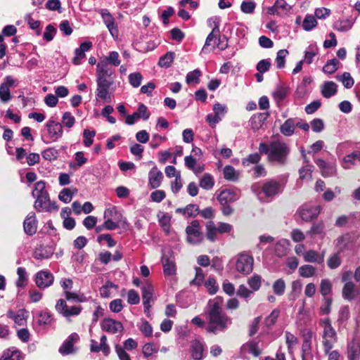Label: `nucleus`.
Segmentation results:
<instances>
[{
    "mask_svg": "<svg viewBox=\"0 0 360 360\" xmlns=\"http://www.w3.org/2000/svg\"><path fill=\"white\" fill-rule=\"evenodd\" d=\"M320 324L323 327V345L324 352L328 353L337 341L336 332L332 326L329 318L321 320Z\"/></svg>",
    "mask_w": 360,
    "mask_h": 360,
    "instance_id": "nucleus-2",
    "label": "nucleus"
},
{
    "mask_svg": "<svg viewBox=\"0 0 360 360\" xmlns=\"http://www.w3.org/2000/svg\"><path fill=\"white\" fill-rule=\"evenodd\" d=\"M290 243L286 239H281L275 245V254L281 257L287 255Z\"/></svg>",
    "mask_w": 360,
    "mask_h": 360,
    "instance_id": "nucleus-25",
    "label": "nucleus"
},
{
    "mask_svg": "<svg viewBox=\"0 0 360 360\" xmlns=\"http://www.w3.org/2000/svg\"><path fill=\"white\" fill-rule=\"evenodd\" d=\"M51 255V254L47 252L42 246L37 248L33 254L34 258L38 260L48 259Z\"/></svg>",
    "mask_w": 360,
    "mask_h": 360,
    "instance_id": "nucleus-57",
    "label": "nucleus"
},
{
    "mask_svg": "<svg viewBox=\"0 0 360 360\" xmlns=\"http://www.w3.org/2000/svg\"><path fill=\"white\" fill-rule=\"evenodd\" d=\"M300 275L304 278H309L315 274L316 269L312 265H302L299 269Z\"/></svg>",
    "mask_w": 360,
    "mask_h": 360,
    "instance_id": "nucleus-43",
    "label": "nucleus"
},
{
    "mask_svg": "<svg viewBox=\"0 0 360 360\" xmlns=\"http://www.w3.org/2000/svg\"><path fill=\"white\" fill-rule=\"evenodd\" d=\"M253 258L247 254H240L236 264V270L244 275H248L253 269Z\"/></svg>",
    "mask_w": 360,
    "mask_h": 360,
    "instance_id": "nucleus-7",
    "label": "nucleus"
},
{
    "mask_svg": "<svg viewBox=\"0 0 360 360\" xmlns=\"http://www.w3.org/2000/svg\"><path fill=\"white\" fill-rule=\"evenodd\" d=\"M162 264L165 278L174 276L176 274V266L173 252L170 249L162 250Z\"/></svg>",
    "mask_w": 360,
    "mask_h": 360,
    "instance_id": "nucleus-3",
    "label": "nucleus"
},
{
    "mask_svg": "<svg viewBox=\"0 0 360 360\" xmlns=\"http://www.w3.org/2000/svg\"><path fill=\"white\" fill-rule=\"evenodd\" d=\"M317 25V21L314 16L312 15L307 14L302 22V27L304 30L310 31Z\"/></svg>",
    "mask_w": 360,
    "mask_h": 360,
    "instance_id": "nucleus-41",
    "label": "nucleus"
},
{
    "mask_svg": "<svg viewBox=\"0 0 360 360\" xmlns=\"http://www.w3.org/2000/svg\"><path fill=\"white\" fill-rule=\"evenodd\" d=\"M143 77L140 72H133L129 75V84L133 87H139L141 85Z\"/></svg>",
    "mask_w": 360,
    "mask_h": 360,
    "instance_id": "nucleus-59",
    "label": "nucleus"
},
{
    "mask_svg": "<svg viewBox=\"0 0 360 360\" xmlns=\"http://www.w3.org/2000/svg\"><path fill=\"white\" fill-rule=\"evenodd\" d=\"M96 136L95 131H90L89 129H84L83 131L84 144L85 146H90L94 141V137Z\"/></svg>",
    "mask_w": 360,
    "mask_h": 360,
    "instance_id": "nucleus-63",
    "label": "nucleus"
},
{
    "mask_svg": "<svg viewBox=\"0 0 360 360\" xmlns=\"http://www.w3.org/2000/svg\"><path fill=\"white\" fill-rule=\"evenodd\" d=\"M22 357L21 352L18 349L4 351L0 357V360H20Z\"/></svg>",
    "mask_w": 360,
    "mask_h": 360,
    "instance_id": "nucleus-33",
    "label": "nucleus"
},
{
    "mask_svg": "<svg viewBox=\"0 0 360 360\" xmlns=\"http://www.w3.org/2000/svg\"><path fill=\"white\" fill-rule=\"evenodd\" d=\"M99 13H100L101 18L103 20V22H104L105 26L112 23L114 21H115V18L110 13V11L106 8L101 9Z\"/></svg>",
    "mask_w": 360,
    "mask_h": 360,
    "instance_id": "nucleus-60",
    "label": "nucleus"
},
{
    "mask_svg": "<svg viewBox=\"0 0 360 360\" xmlns=\"http://www.w3.org/2000/svg\"><path fill=\"white\" fill-rule=\"evenodd\" d=\"M311 356V342L305 339L302 345V360H308Z\"/></svg>",
    "mask_w": 360,
    "mask_h": 360,
    "instance_id": "nucleus-55",
    "label": "nucleus"
},
{
    "mask_svg": "<svg viewBox=\"0 0 360 360\" xmlns=\"http://www.w3.org/2000/svg\"><path fill=\"white\" fill-rule=\"evenodd\" d=\"M206 230H207V233H206L207 238L211 242L215 241L216 233L218 232V231H217V227H216L214 221H209L207 222Z\"/></svg>",
    "mask_w": 360,
    "mask_h": 360,
    "instance_id": "nucleus-36",
    "label": "nucleus"
},
{
    "mask_svg": "<svg viewBox=\"0 0 360 360\" xmlns=\"http://www.w3.org/2000/svg\"><path fill=\"white\" fill-rule=\"evenodd\" d=\"M259 160V159H245V160L243 162L244 165H249L250 164L255 165L252 168L255 177L264 176L266 174L264 167L257 164Z\"/></svg>",
    "mask_w": 360,
    "mask_h": 360,
    "instance_id": "nucleus-24",
    "label": "nucleus"
},
{
    "mask_svg": "<svg viewBox=\"0 0 360 360\" xmlns=\"http://www.w3.org/2000/svg\"><path fill=\"white\" fill-rule=\"evenodd\" d=\"M303 257L307 262H316L321 264L324 261V252L322 254H319L316 251L310 250L304 252Z\"/></svg>",
    "mask_w": 360,
    "mask_h": 360,
    "instance_id": "nucleus-23",
    "label": "nucleus"
},
{
    "mask_svg": "<svg viewBox=\"0 0 360 360\" xmlns=\"http://www.w3.org/2000/svg\"><path fill=\"white\" fill-rule=\"evenodd\" d=\"M200 213L199 207L195 204H189L184 207V215L188 217H195Z\"/></svg>",
    "mask_w": 360,
    "mask_h": 360,
    "instance_id": "nucleus-53",
    "label": "nucleus"
},
{
    "mask_svg": "<svg viewBox=\"0 0 360 360\" xmlns=\"http://www.w3.org/2000/svg\"><path fill=\"white\" fill-rule=\"evenodd\" d=\"M112 83V80L108 77L96 78V96L101 100H105L108 97L109 89Z\"/></svg>",
    "mask_w": 360,
    "mask_h": 360,
    "instance_id": "nucleus-8",
    "label": "nucleus"
},
{
    "mask_svg": "<svg viewBox=\"0 0 360 360\" xmlns=\"http://www.w3.org/2000/svg\"><path fill=\"white\" fill-rule=\"evenodd\" d=\"M205 286L211 295L215 294L219 289L215 278L211 276L205 282Z\"/></svg>",
    "mask_w": 360,
    "mask_h": 360,
    "instance_id": "nucleus-58",
    "label": "nucleus"
},
{
    "mask_svg": "<svg viewBox=\"0 0 360 360\" xmlns=\"http://www.w3.org/2000/svg\"><path fill=\"white\" fill-rule=\"evenodd\" d=\"M280 311L278 309H274L270 315L264 320V324L268 328H271L276 322Z\"/></svg>",
    "mask_w": 360,
    "mask_h": 360,
    "instance_id": "nucleus-56",
    "label": "nucleus"
},
{
    "mask_svg": "<svg viewBox=\"0 0 360 360\" xmlns=\"http://www.w3.org/2000/svg\"><path fill=\"white\" fill-rule=\"evenodd\" d=\"M46 127L47 129L49 137L51 141H56L62 137L63 134V129L62 124L56 122L53 120H49L46 124Z\"/></svg>",
    "mask_w": 360,
    "mask_h": 360,
    "instance_id": "nucleus-9",
    "label": "nucleus"
},
{
    "mask_svg": "<svg viewBox=\"0 0 360 360\" xmlns=\"http://www.w3.org/2000/svg\"><path fill=\"white\" fill-rule=\"evenodd\" d=\"M118 288V285L116 284H114L111 281H107L104 285H103L100 288V295L102 297L108 298L110 297V288H115L117 289Z\"/></svg>",
    "mask_w": 360,
    "mask_h": 360,
    "instance_id": "nucleus-45",
    "label": "nucleus"
},
{
    "mask_svg": "<svg viewBox=\"0 0 360 360\" xmlns=\"http://www.w3.org/2000/svg\"><path fill=\"white\" fill-rule=\"evenodd\" d=\"M342 259L339 256V252L330 255L327 261L328 267L335 269L341 265Z\"/></svg>",
    "mask_w": 360,
    "mask_h": 360,
    "instance_id": "nucleus-46",
    "label": "nucleus"
},
{
    "mask_svg": "<svg viewBox=\"0 0 360 360\" xmlns=\"http://www.w3.org/2000/svg\"><path fill=\"white\" fill-rule=\"evenodd\" d=\"M93 44L90 41L82 42L79 48L75 50V56L72 58V63L78 65L82 63V60L86 57L85 52L91 49Z\"/></svg>",
    "mask_w": 360,
    "mask_h": 360,
    "instance_id": "nucleus-13",
    "label": "nucleus"
},
{
    "mask_svg": "<svg viewBox=\"0 0 360 360\" xmlns=\"http://www.w3.org/2000/svg\"><path fill=\"white\" fill-rule=\"evenodd\" d=\"M285 289V283L282 278L276 280L273 284V290L276 295L281 296L283 295Z\"/></svg>",
    "mask_w": 360,
    "mask_h": 360,
    "instance_id": "nucleus-52",
    "label": "nucleus"
},
{
    "mask_svg": "<svg viewBox=\"0 0 360 360\" xmlns=\"http://www.w3.org/2000/svg\"><path fill=\"white\" fill-rule=\"evenodd\" d=\"M352 25L353 22L352 20L349 19H344L335 22L334 27L338 31L347 32L352 27Z\"/></svg>",
    "mask_w": 360,
    "mask_h": 360,
    "instance_id": "nucleus-37",
    "label": "nucleus"
},
{
    "mask_svg": "<svg viewBox=\"0 0 360 360\" xmlns=\"http://www.w3.org/2000/svg\"><path fill=\"white\" fill-rule=\"evenodd\" d=\"M332 290V284L328 279L321 280L320 284V292L326 297V295L330 293Z\"/></svg>",
    "mask_w": 360,
    "mask_h": 360,
    "instance_id": "nucleus-62",
    "label": "nucleus"
},
{
    "mask_svg": "<svg viewBox=\"0 0 360 360\" xmlns=\"http://www.w3.org/2000/svg\"><path fill=\"white\" fill-rule=\"evenodd\" d=\"M202 73L200 70L195 69L193 71L188 72L186 77V82L188 84H198Z\"/></svg>",
    "mask_w": 360,
    "mask_h": 360,
    "instance_id": "nucleus-38",
    "label": "nucleus"
},
{
    "mask_svg": "<svg viewBox=\"0 0 360 360\" xmlns=\"http://www.w3.org/2000/svg\"><path fill=\"white\" fill-rule=\"evenodd\" d=\"M143 304L144 306V312L148 317H150V301L152 297V292L150 290V288H147L144 287L143 288Z\"/></svg>",
    "mask_w": 360,
    "mask_h": 360,
    "instance_id": "nucleus-29",
    "label": "nucleus"
},
{
    "mask_svg": "<svg viewBox=\"0 0 360 360\" xmlns=\"http://www.w3.org/2000/svg\"><path fill=\"white\" fill-rule=\"evenodd\" d=\"M203 345L198 341L195 340L191 345V356L195 360H200L203 357Z\"/></svg>",
    "mask_w": 360,
    "mask_h": 360,
    "instance_id": "nucleus-27",
    "label": "nucleus"
},
{
    "mask_svg": "<svg viewBox=\"0 0 360 360\" xmlns=\"http://www.w3.org/2000/svg\"><path fill=\"white\" fill-rule=\"evenodd\" d=\"M291 7L285 0H276L274 6L268 8L267 13L270 15H284L290 10Z\"/></svg>",
    "mask_w": 360,
    "mask_h": 360,
    "instance_id": "nucleus-16",
    "label": "nucleus"
},
{
    "mask_svg": "<svg viewBox=\"0 0 360 360\" xmlns=\"http://www.w3.org/2000/svg\"><path fill=\"white\" fill-rule=\"evenodd\" d=\"M288 145L280 141H274L270 144V155L274 158H284L289 154Z\"/></svg>",
    "mask_w": 360,
    "mask_h": 360,
    "instance_id": "nucleus-12",
    "label": "nucleus"
},
{
    "mask_svg": "<svg viewBox=\"0 0 360 360\" xmlns=\"http://www.w3.org/2000/svg\"><path fill=\"white\" fill-rule=\"evenodd\" d=\"M288 94V89L282 86H278L274 92L273 96L276 102L279 103L282 101Z\"/></svg>",
    "mask_w": 360,
    "mask_h": 360,
    "instance_id": "nucleus-50",
    "label": "nucleus"
},
{
    "mask_svg": "<svg viewBox=\"0 0 360 360\" xmlns=\"http://www.w3.org/2000/svg\"><path fill=\"white\" fill-rule=\"evenodd\" d=\"M187 241L190 244L197 245L200 243L204 236L201 231V227L198 220H193L189 226L186 228Z\"/></svg>",
    "mask_w": 360,
    "mask_h": 360,
    "instance_id": "nucleus-5",
    "label": "nucleus"
},
{
    "mask_svg": "<svg viewBox=\"0 0 360 360\" xmlns=\"http://www.w3.org/2000/svg\"><path fill=\"white\" fill-rule=\"evenodd\" d=\"M101 328L103 330L112 334L122 332L124 330L123 325L120 321L110 318H105L103 320Z\"/></svg>",
    "mask_w": 360,
    "mask_h": 360,
    "instance_id": "nucleus-11",
    "label": "nucleus"
},
{
    "mask_svg": "<svg viewBox=\"0 0 360 360\" xmlns=\"http://www.w3.org/2000/svg\"><path fill=\"white\" fill-rule=\"evenodd\" d=\"M241 352L243 354H252L254 356H259L262 352L258 346V342L255 341H250L245 343L241 347Z\"/></svg>",
    "mask_w": 360,
    "mask_h": 360,
    "instance_id": "nucleus-22",
    "label": "nucleus"
},
{
    "mask_svg": "<svg viewBox=\"0 0 360 360\" xmlns=\"http://www.w3.org/2000/svg\"><path fill=\"white\" fill-rule=\"evenodd\" d=\"M171 215L168 214H165L159 219L160 225L162 226L163 231L166 233V234H169L170 232V221H171Z\"/></svg>",
    "mask_w": 360,
    "mask_h": 360,
    "instance_id": "nucleus-51",
    "label": "nucleus"
},
{
    "mask_svg": "<svg viewBox=\"0 0 360 360\" xmlns=\"http://www.w3.org/2000/svg\"><path fill=\"white\" fill-rule=\"evenodd\" d=\"M325 229L324 224L322 221L313 223L307 234L313 238L314 236L323 233Z\"/></svg>",
    "mask_w": 360,
    "mask_h": 360,
    "instance_id": "nucleus-34",
    "label": "nucleus"
},
{
    "mask_svg": "<svg viewBox=\"0 0 360 360\" xmlns=\"http://www.w3.org/2000/svg\"><path fill=\"white\" fill-rule=\"evenodd\" d=\"M336 79L338 81L342 82L347 89L352 88L354 83L353 78L349 72H344L341 75H336Z\"/></svg>",
    "mask_w": 360,
    "mask_h": 360,
    "instance_id": "nucleus-35",
    "label": "nucleus"
},
{
    "mask_svg": "<svg viewBox=\"0 0 360 360\" xmlns=\"http://www.w3.org/2000/svg\"><path fill=\"white\" fill-rule=\"evenodd\" d=\"M318 52L319 49L316 45H309L304 51V58L302 60L307 64H311Z\"/></svg>",
    "mask_w": 360,
    "mask_h": 360,
    "instance_id": "nucleus-31",
    "label": "nucleus"
},
{
    "mask_svg": "<svg viewBox=\"0 0 360 360\" xmlns=\"http://www.w3.org/2000/svg\"><path fill=\"white\" fill-rule=\"evenodd\" d=\"M104 219H114L117 223H121V226L125 228L128 226L127 219L119 212L115 206L108 208L104 212Z\"/></svg>",
    "mask_w": 360,
    "mask_h": 360,
    "instance_id": "nucleus-14",
    "label": "nucleus"
},
{
    "mask_svg": "<svg viewBox=\"0 0 360 360\" xmlns=\"http://www.w3.org/2000/svg\"><path fill=\"white\" fill-rule=\"evenodd\" d=\"M175 53L173 51H168L165 55L159 58V66L168 68L173 63Z\"/></svg>",
    "mask_w": 360,
    "mask_h": 360,
    "instance_id": "nucleus-30",
    "label": "nucleus"
},
{
    "mask_svg": "<svg viewBox=\"0 0 360 360\" xmlns=\"http://www.w3.org/2000/svg\"><path fill=\"white\" fill-rule=\"evenodd\" d=\"M339 64L340 62L335 58L330 60L323 66V71L327 74H333L338 69Z\"/></svg>",
    "mask_w": 360,
    "mask_h": 360,
    "instance_id": "nucleus-44",
    "label": "nucleus"
},
{
    "mask_svg": "<svg viewBox=\"0 0 360 360\" xmlns=\"http://www.w3.org/2000/svg\"><path fill=\"white\" fill-rule=\"evenodd\" d=\"M288 55V51L286 49H281L278 51L276 63L278 68L281 69L284 68L285 63V58Z\"/></svg>",
    "mask_w": 360,
    "mask_h": 360,
    "instance_id": "nucleus-47",
    "label": "nucleus"
},
{
    "mask_svg": "<svg viewBox=\"0 0 360 360\" xmlns=\"http://www.w3.org/2000/svg\"><path fill=\"white\" fill-rule=\"evenodd\" d=\"M24 231L28 236H33L36 233L37 229V221L35 213L30 212L26 217L23 223Z\"/></svg>",
    "mask_w": 360,
    "mask_h": 360,
    "instance_id": "nucleus-15",
    "label": "nucleus"
},
{
    "mask_svg": "<svg viewBox=\"0 0 360 360\" xmlns=\"http://www.w3.org/2000/svg\"><path fill=\"white\" fill-rule=\"evenodd\" d=\"M342 297L351 301L355 297V285L352 282H347L342 288Z\"/></svg>",
    "mask_w": 360,
    "mask_h": 360,
    "instance_id": "nucleus-28",
    "label": "nucleus"
},
{
    "mask_svg": "<svg viewBox=\"0 0 360 360\" xmlns=\"http://www.w3.org/2000/svg\"><path fill=\"white\" fill-rule=\"evenodd\" d=\"M223 298L217 296L210 300L207 306V331L214 334L224 331L231 324V319L223 311Z\"/></svg>",
    "mask_w": 360,
    "mask_h": 360,
    "instance_id": "nucleus-1",
    "label": "nucleus"
},
{
    "mask_svg": "<svg viewBox=\"0 0 360 360\" xmlns=\"http://www.w3.org/2000/svg\"><path fill=\"white\" fill-rule=\"evenodd\" d=\"M337 91L338 86L334 82H325L321 86V94L324 98H330L335 95Z\"/></svg>",
    "mask_w": 360,
    "mask_h": 360,
    "instance_id": "nucleus-21",
    "label": "nucleus"
},
{
    "mask_svg": "<svg viewBox=\"0 0 360 360\" xmlns=\"http://www.w3.org/2000/svg\"><path fill=\"white\" fill-rule=\"evenodd\" d=\"M219 30V28L218 27H215L212 31L208 34V36L207 37V39L205 40V45L202 48V51H204L207 46H210L212 44V41H213V44L215 45L216 44V41H217V35L218 34Z\"/></svg>",
    "mask_w": 360,
    "mask_h": 360,
    "instance_id": "nucleus-49",
    "label": "nucleus"
},
{
    "mask_svg": "<svg viewBox=\"0 0 360 360\" xmlns=\"http://www.w3.org/2000/svg\"><path fill=\"white\" fill-rule=\"evenodd\" d=\"M295 128V119L290 118L285 121L281 126V132L287 136H290L294 134Z\"/></svg>",
    "mask_w": 360,
    "mask_h": 360,
    "instance_id": "nucleus-26",
    "label": "nucleus"
},
{
    "mask_svg": "<svg viewBox=\"0 0 360 360\" xmlns=\"http://www.w3.org/2000/svg\"><path fill=\"white\" fill-rule=\"evenodd\" d=\"M105 60L107 63H110L115 67L119 66L121 63L119 59V53L117 51H110L105 58Z\"/></svg>",
    "mask_w": 360,
    "mask_h": 360,
    "instance_id": "nucleus-64",
    "label": "nucleus"
},
{
    "mask_svg": "<svg viewBox=\"0 0 360 360\" xmlns=\"http://www.w3.org/2000/svg\"><path fill=\"white\" fill-rule=\"evenodd\" d=\"M214 184L213 177L210 174H205L200 180V186L205 190H210Z\"/></svg>",
    "mask_w": 360,
    "mask_h": 360,
    "instance_id": "nucleus-39",
    "label": "nucleus"
},
{
    "mask_svg": "<svg viewBox=\"0 0 360 360\" xmlns=\"http://www.w3.org/2000/svg\"><path fill=\"white\" fill-rule=\"evenodd\" d=\"M111 75V72H108V63L106 62L101 61L97 64L96 78L108 77Z\"/></svg>",
    "mask_w": 360,
    "mask_h": 360,
    "instance_id": "nucleus-40",
    "label": "nucleus"
},
{
    "mask_svg": "<svg viewBox=\"0 0 360 360\" xmlns=\"http://www.w3.org/2000/svg\"><path fill=\"white\" fill-rule=\"evenodd\" d=\"M262 191L266 197H273L281 192V184L276 181L270 180L264 184Z\"/></svg>",
    "mask_w": 360,
    "mask_h": 360,
    "instance_id": "nucleus-17",
    "label": "nucleus"
},
{
    "mask_svg": "<svg viewBox=\"0 0 360 360\" xmlns=\"http://www.w3.org/2000/svg\"><path fill=\"white\" fill-rule=\"evenodd\" d=\"M17 274L18 276L16 281V286L22 288L27 284V275L25 268L18 267L17 269Z\"/></svg>",
    "mask_w": 360,
    "mask_h": 360,
    "instance_id": "nucleus-32",
    "label": "nucleus"
},
{
    "mask_svg": "<svg viewBox=\"0 0 360 360\" xmlns=\"http://www.w3.org/2000/svg\"><path fill=\"white\" fill-rule=\"evenodd\" d=\"M56 32L57 30L53 25L51 24L48 25L46 27L45 32H44L43 39L46 41H52L56 34Z\"/></svg>",
    "mask_w": 360,
    "mask_h": 360,
    "instance_id": "nucleus-61",
    "label": "nucleus"
},
{
    "mask_svg": "<svg viewBox=\"0 0 360 360\" xmlns=\"http://www.w3.org/2000/svg\"><path fill=\"white\" fill-rule=\"evenodd\" d=\"M11 98L10 89L6 84L1 83L0 85V100L3 103H8Z\"/></svg>",
    "mask_w": 360,
    "mask_h": 360,
    "instance_id": "nucleus-48",
    "label": "nucleus"
},
{
    "mask_svg": "<svg viewBox=\"0 0 360 360\" xmlns=\"http://www.w3.org/2000/svg\"><path fill=\"white\" fill-rule=\"evenodd\" d=\"M256 8V3L252 0H245L240 4V9L243 13L252 14Z\"/></svg>",
    "mask_w": 360,
    "mask_h": 360,
    "instance_id": "nucleus-42",
    "label": "nucleus"
},
{
    "mask_svg": "<svg viewBox=\"0 0 360 360\" xmlns=\"http://www.w3.org/2000/svg\"><path fill=\"white\" fill-rule=\"evenodd\" d=\"M33 196L37 198L34 202V208L37 212H51L52 211L58 210L56 202H51L49 193Z\"/></svg>",
    "mask_w": 360,
    "mask_h": 360,
    "instance_id": "nucleus-4",
    "label": "nucleus"
},
{
    "mask_svg": "<svg viewBox=\"0 0 360 360\" xmlns=\"http://www.w3.org/2000/svg\"><path fill=\"white\" fill-rule=\"evenodd\" d=\"M53 275L48 271H39L35 278V282L39 288H46L51 285L53 283Z\"/></svg>",
    "mask_w": 360,
    "mask_h": 360,
    "instance_id": "nucleus-10",
    "label": "nucleus"
},
{
    "mask_svg": "<svg viewBox=\"0 0 360 360\" xmlns=\"http://www.w3.org/2000/svg\"><path fill=\"white\" fill-rule=\"evenodd\" d=\"M347 357L349 360H359L360 357V342L353 340L347 346Z\"/></svg>",
    "mask_w": 360,
    "mask_h": 360,
    "instance_id": "nucleus-19",
    "label": "nucleus"
},
{
    "mask_svg": "<svg viewBox=\"0 0 360 360\" xmlns=\"http://www.w3.org/2000/svg\"><path fill=\"white\" fill-rule=\"evenodd\" d=\"M321 212V207L319 205H303L301 206L297 212L301 219L307 222L311 221L314 219L318 217Z\"/></svg>",
    "mask_w": 360,
    "mask_h": 360,
    "instance_id": "nucleus-6",
    "label": "nucleus"
},
{
    "mask_svg": "<svg viewBox=\"0 0 360 360\" xmlns=\"http://www.w3.org/2000/svg\"><path fill=\"white\" fill-rule=\"evenodd\" d=\"M238 198L236 193L231 189L223 190L217 197V200L221 205L235 202Z\"/></svg>",
    "mask_w": 360,
    "mask_h": 360,
    "instance_id": "nucleus-18",
    "label": "nucleus"
},
{
    "mask_svg": "<svg viewBox=\"0 0 360 360\" xmlns=\"http://www.w3.org/2000/svg\"><path fill=\"white\" fill-rule=\"evenodd\" d=\"M316 164L324 176H333L336 172L335 165L333 163L326 162L324 159H316Z\"/></svg>",
    "mask_w": 360,
    "mask_h": 360,
    "instance_id": "nucleus-20",
    "label": "nucleus"
},
{
    "mask_svg": "<svg viewBox=\"0 0 360 360\" xmlns=\"http://www.w3.org/2000/svg\"><path fill=\"white\" fill-rule=\"evenodd\" d=\"M195 276L191 281L190 284L191 285H197L200 286L205 278V274H203V271L200 267H195Z\"/></svg>",
    "mask_w": 360,
    "mask_h": 360,
    "instance_id": "nucleus-54",
    "label": "nucleus"
}]
</instances>
